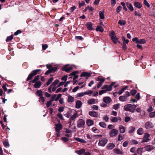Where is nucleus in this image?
<instances>
[{
	"mask_svg": "<svg viewBox=\"0 0 155 155\" xmlns=\"http://www.w3.org/2000/svg\"><path fill=\"white\" fill-rule=\"evenodd\" d=\"M136 107L137 106L134 104L132 105L128 104L124 106V109L125 111H129L133 113Z\"/></svg>",
	"mask_w": 155,
	"mask_h": 155,
	"instance_id": "f257e3e1",
	"label": "nucleus"
},
{
	"mask_svg": "<svg viewBox=\"0 0 155 155\" xmlns=\"http://www.w3.org/2000/svg\"><path fill=\"white\" fill-rule=\"evenodd\" d=\"M130 93L128 91H126L125 94L120 96L119 97V99L121 101L125 102L126 101L128 97L130 96Z\"/></svg>",
	"mask_w": 155,
	"mask_h": 155,
	"instance_id": "f03ea898",
	"label": "nucleus"
},
{
	"mask_svg": "<svg viewBox=\"0 0 155 155\" xmlns=\"http://www.w3.org/2000/svg\"><path fill=\"white\" fill-rule=\"evenodd\" d=\"M41 70L40 69H38L33 71L32 72L28 75L27 78V81H28L31 79L34 76L38 74V72L40 71Z\"/></svg>",
	"mask_w": 155,
	"mask_h": 155,
	"instance_id": "7ed1b4c3",
	"label": "nucleus"
},
{
	"mask_svg": "<svg viewBox=\"0 0 155 155\" xmlns=\"http://www.w3.org/2000/svg\"><path fill=\"white\" fill-rule=\"evenodd\" d=\"M109 36L113 42L114 44L117 43L118 42V38L116 37L114 32V31H112L110 33Z\"/></svg>",
	"mask_w": 155,
	"mask_h": 155,
	"instance_id": "20e7f679",
	"label": "nucleus"
},
{
	"mask_svg": "<svg viewBox=\"0 0 155 155\" xmlns=\"http://www.w3.org/2000/svg\"><path fill=\"white\" fill-rule=\"evenodd\" d=\"M150 136V135L148 133H146L144 134L143 137L142 141V142H147L149 140H150L149 137Z\"/></svg>",
	"mask_w": 155,
	"mask_h": 155,
	"instance_id": "39448f33",
	"label": "nucleus"
},
{
	"mask_svg": "<svg viewBox=\"0 0 155 155\" xmlns=\"http://www.w3.org/2000/svg\"><path fill=\"white\" fill-rule=\"evenodd\" d=\"M107 142V140L106 138H104L99 140L98 142V145L100 146L104 147L105 146Z\"/></svg>",
	"mask_w": 155,
	"mask_h": 155,
	"instance_id": "423d86ee",
	"label": "nucleus"
},
{
	"mask_svg": "<svg viewBox=\"0 0 155 155\" xmlns=\"http://www.w3.org/2000/svg\"><path fill=\"white\" fill-rule=\"evenodd\" d=\"M85 124V122L83 120L79 119L77 121V127L79 128L82 127L84 126Z\"/></svg>",
	"mask_w": 155,
	"mask_h": 155,
	"instance_id": "0eeeda50",
	"label": "nucleus"
},
{
	"mask_svg": "<svg viewBox=\"0 0 155 155\" xmlns=\"http://www.w3.org/2000/svg\"><path fill=\"white\" fill-rule=\"evenodd\" d=\"M118 133V131L116 129H113L110 132L109 134L111 137H113L117 135Z\"/></svg>",
	"mask_w": 155,
	"mask_h": 155,
	"instance_id": "6e6552de",
	"label": "nucleus"
},
{
	"mask_svg": "<svg viewBox=\"0 0 155 155\" xmlns=\"http://www.w3.org/2000/svg\"><path fill=\"white\" fill-rule=\"evenodd\" d=\"M72 67L71 66H68V65H66L62 69L63 71H65L66 72H68L72 69Z\"/></svg>",
	"mask_w": 155,
	"mask_h": 155,
	"instance_id": "1a4fd4ad",
	"label": "nucleus"
},
{
	"mask_svg": "<svg viewBox=\"0 0 155 155\" xmlns=\"http://www.w3.org/2000/svg\"><path fill=\"white\" fill-rule=\"evenodd\" d=\"M62 125L61 124H55V130L56 132H59L62 128Z\"/></svg>",
	"mask_w": 155,
	"mask_h": 155,
	"instance_id": "9d476101",
	"label": "nucleus"
},
{
	"mask_svg": "<svg viewBox=\"0 0 155 155\" xmlns=\"http://www.w3.org/2000/svg\"><path fill=\"white\" fill-rule=\"evenodd\" d=\"M112 101L111 98L108 97H104L103 98V101L106 104H108Z\"/></svg>",
	"mask_w": 155,
	"mask_h": 155,
	"instance_id": "9b49d317",
	"label": "nucleus"
},
{
	"mask_svg": "<svg viewBox=\"0 0 155 155\" xmlns=\"http://www.w3.org/2000/svg\"><path fill=\"white\" fill-rule=\"evenodd\" d=\"M144 148L146 151L149 152L151 151L154 149V147L153 146L147 145L145 146Z\"/></svg>",
	"mask_w": 155,
	"mask_h": 155,
	"instance_id": "f8f14e48",
	"label": "nucleus"
},
{
	"mask_svg": "<svg viewBox=\"0 0 155 155\" xmlns=\"http://www.w3.org/2000/svg\"><path fill=\"white\" fill-rule=\"evenodd\" d=\"M111 120L113 122H116L118 120L121 121V118L120 117H112L110 118Z\"/></svg>",
	"mask_w": 155,
	"mask_h": 155,
	"instance_id": "ddd939ff",
	"label": "nucleus"
},
{
	"mask_svg": "<svg viewBox=\"0 0 155 155\" xmlns=\"http://www.w3.org/2000/svg\"><path fill=\"white\" fill-rule=\"evenodd\" d=\"M126 5L128 9L131 11H134V9L132 4L130 2H127L126 3Z\"/></svg>",
	"mask_w": 155,
	"mask_h": 155,
	"instance_id": "4468645a",
	"label": "nucleus"
},
{
	"mask_svg": "<svg viewBox=\"0 0 155 155\" xmlns=\"http://www.w3.org/2000/svg\"><path fill=\"white\" fill-rule=\"evenodd\" d=\"M89 114L91 116L94 117H97L98 116L97 113L94 111H90L89 112Z\"/></svg>",
	"mask_w": 155,
	"mask_h": 155,
	"instance_id": "2eb2a0df",
	"label": "nucleus"
},
{
	"mask_svg": "<svg viewBox=\"0 0 155 155\" xmlns=\"http://www.w3.org/2000/svg\"><path fill=\"white\" fill-rule=\"evenodd\" d=\"M35 84L34 85V87L35 88H39L41 85V82L40 81H38L35 83Z\"/></svg>",
	"mask_w": 155,
	"mask_h": 155,
	"instance_id": "dca6fc26",
	"label": "nucleus"
},
{
	"mask_svg": "<svg viewBox=\"0 0 155 155\" xmlns=\"http://www.w3.org/2000/svg\"><path fill=\"white\" fill-rule=\"evenodd\" d=\"M134 5L136 8H140L142 7V4L139 2H135L134 3Z\"/></svg>",
	"mask_w": 155,
	"mask_h": 155,
	"instance_id": "f3484780",
	"label": "nucleus"
},
{
	"mask_svg": "<svg viewBox=\"0 0 155 155\" xmlns=\"http://www.w3.org/2000/svg\"><path fill=\"white\" fill-rule=\"evenodd\" d=\"M82 105V102L79 100H78L76 102V107L77 108H80Z\"/></svg>",
	"mask_w": 155,
	"mask_h": 155,
	"instance_id": "a211bd4d",
	"label": "nucleus"
},
{
	"mask_svg": "<svg viewBox=\"0 0 155 155\" xmlns=\"http://www.w3.org/2000/svg\"><path fill=\"white\" fill-rule=\"evenodd\" d=\"M128 87L127 86L124 87L123 88H121L117 93L119 95H120L122 94Z\"/></svg>",
	"mask_w": 155,
	"mask_h": 155,
	"instance_id": "6ab92c4d",
	"label": "nucleus"
},
{
	"mask_svg": "<svg viewBox=\"0 0 155 155\" xmlns=\"http://www.w3.org/2000/svg\"><path fill=\"white\" fill-rule=\"evenodd\" d=\"M145 128L147 129H148L149 128L152 127V123L150 122H147L145 124Z\"/></svg>",
	"mask_w": 155,
	"mask_h": 155,
	"instance_id": "aec40b11",
	"label": "nucleus"
},
{
	"mask_svg": "<svg viewBox=\"0 0 155 155\" xmlns=\"http://www.w3.org/2000/svg\"><path fill=\"white\" fill-rule=\"evenodd\" d=\"M74 139L76 140L80 143H87V142L84 140L78 137H75Z\"/></svg>",
	"mask_w": 155,
	"mask_h": 155,
	"instance_id": "412c9836",
	"label": "nucleus"
},
{
	"mask_svg": "<svg viewBox=\"0 0 155 155\" xmlns=\"http://www.w3.org/2000/svg\"><path fill=\"white\" fill-rule=\"evenodd\" d=\"M86 123H87V125L88 126H90L92 125L93 124L94 122L93 120H92L89 119V120H87L86 121Z\"/></svg>",
	"mask_w": 155,
	"mask_h": 155,
	"instance_id": "4be33fe9",
	"label": "nucleus"
},
{
	"mask_svg": "<svg viewBox=\"0 0 155 155\" xmlns=\"http://www.w3.org/2000/svg\"><path fill=\"white\" fill-rule=\"evenodd\" d=\"M104 11L99 12V15L101 19H103L104 18Z\"/></svg>",
	"mask_w": 155,
	"mask_h": 155,
	"instance_id": "5701e85b",
	"label": "nucleus"
},
{
	"mask_svg": "<svg viewBox=\"0 0 155 155\" xmlns=\"http://www.w3.org/2000/svg\"><path fill=\"white\" fill-rule=\"evenodd\" d=\"M143 133V129L142 128H139L137 131V133L139 135H142Z\"/></svg>",
	"mask_w": 155,
	"mask_h": 155,
	"instance_id": "b1692460",
	"label": "nucleus"
},
{
	"mask_svg": "<svg viewBox=\"0 0 155 155\" xmlns=\"http://www.w3.org/2000/svg\"><path fill=\"white\" fill-rule=\"evenodd\" d=\"M78 114L77 113L74 114L70 117V119L71 120H74L76 118L78 117Z\"/></svg>",
	"mask_w": 155,
	"mask_h": 155,
	"instance_id": "393cba45",
	"label": "nucleus"
},
{
	"mask_svg": "<svg viewBox=\"0 0 155 155\" xmlns=\"http://www.w3.org/2000/svg\"><path fill=\"white\" fill-rule=\"evenodd\" d=\"M120 131V133H123L125 131V128L123 126H120L119 127Z\"/></svg>",
	"mask_w": 155,
	"mask_h": 155,
	"instance_id": "a878e982",
	"label": "nucleus"
},
{
	"mask_svg": "<svg viewBox=\"0 0 155 155\" xmlns=\"http://www.w3.org/2000/svg\"><path fill=\"white\" fill-rule=\"evenodd\" d=\"M114 152L117 154H122L123 152L122 151L118 148H115L114 149Z\"/></svg>",
	"mask_w": 155,
	"mask_h": 155,
	"instance_id": "bb28decb",
	"label": "nucleus"
},
{
	"mask_svg": "<svg viewBox=\"0 0 155 155\" xmlns=\"http://www.w3.org/2000/svg\"><path fill=\"white\" fill-rule=\"evenodd\" d=\"M91 76V73L89 72H84L82 73L81 75V76L84 77H90Z\"/></svg>",
	"mask_w": 155,
	"mask_h": 155,
	"instance_id": "cd10ccee",
	"label": "nucleus"
},
{
	"mask_svg": "<svg viewBox=\"0 0 155 155\" xmlns=\"http://www.w3.org/2000/svg\"><path fill=\"white\" fill-rule=\"evenodd\" d=\"M143 148H142L140 147L138 148L137 150V153L139 155H141L143 152Z\"/></svg>",
	"mask_w": 155,
	"mask_h": 155,
	"instance_id": "c85d7f7f",
	"label": "nucleus"
},
{
	"mask_svg": "<svg viewBox=\"0 0 155 155\" xmlns=\"http://www.w3.org/2000/svg\"><path fill=\"white\" fill-rule=\"evenodd\" d=\"M115 145L113 143H110L107 146L109 150H111L114 147Z\"/></svg>",
	"mask_w": 155,
	"mask_h": 155,
	"instance_id": "c756f323",
	"label": "nucleus"
},
{
	"mask_svg": "<svg viewBox=\"0 0 155 155\" xmlns=\"http://www.w3.org/2000/svg\"><path fill=\"white\" fill-rule=\"evenodd\" d=\"M37 95L38 96L40 97L43 96L42 92L41 90H38L36 92Z\"/></svg>",
	"mask_w": 155,
	"mask_h": 155,
	"instance_id": "7c9ffc66",
	"label": "nucleus"
},
{
	"mask_svg": "<svg viewBox=\"0 0 155 155\" xmlns=\"http://www.w3.org/2000/svg\"><path fill=\"white\" fill-rule=\"evenodd\" d=\"M135 130V127H130L129 128V133L130 134L132 133Z\"/></svg>",
	"mask_w": 155,
	"mask_h": 155,
	"instance_id": "2f4dec72",
	"label": "nucleus"
},
{
	"mask_svg": "<svg viewBox=\"0 0 155 155\" xmlns=\"http://www.w3.org/2000/svg\"><path fill=\"white\" fill-rule=\"evenodd\" d=\"M77 71H74L71 73L70 74V75H73L74 76L73 78L74 80H75L78 78V76L76 75V74L77 73Z\"/></svg>",
	"mask_w": 155,
	"mask_h": 155,
	"instance_id": "473e14b6",
	"label": "nucleus"
},
{
	"mask_svg": "<svg viewBox=\"0 0 155 155\" xmlns=\"http://www.w3.org/2000/svg\"><path fill=\"white\" fill-rule=\"evenodd\" d=\"M118 23L120 25H124L126 24V21L125 20H120L118 22Z\"/></svg>",
	"mask_w": 155,
	"mask_h": 155,
	"instance_id": "72a5a7b5",
	"label": "nucleus"
},
{
	"mask_svg": "<svg viewBox=\"0 0 155 155\" xmlns=\"http://www.w3.org/2000/svg\"><path fill=\"white\" fill-rule=\"evenodd\" d=\"M95 100L94 98L91 99L88 101V103L89 104H94L95 103Z\"/></svg>",
	"mask_w": 155,
	"mask_h": 155,
	"instance_id": "f704fd0d",
	"label": "nucleus"
},
{
	"mask_svg": "<svg viewBox=\"0 0 155 155\" xmlns=\"http://www.w3.org/2000/svg\"><path fill=\"white\" fill-rule=\"evenodd\" d=\"M39 76L38 75H37L34 78V79L32 81H31V82L32 83H34L38 81V80L39 79Z\"/></svg>",
	"mask_w": 155,
	"mask_h": 155,
	"instance_id": "c9c22d12",
	"label": "nucleus"
},
{
	"mask_svg": "<svg viewBox=\"0 0 155 155\" xmlns=\"http://www.w3.org/2000/svg\"><path fill=\"white\" fill-rule=\"evenodd\" d=\"M96 30L97 31H99L101 32H102L104 31V29L101 26H97L96 28Z\"/></svg>",
	"mask_w": 155,
	"mask_h": 155,
	"instance_id": "e433bc0d",
	"label": "nucleus"
},
{
	"mask_svg": "<svg viewBox=\"0 0 155 155\" xmlns=\"http://www.w3.org/2000/svg\"><path fill=\"white\" fill-rule=\"evenodd\" d=\"M87 29L90 30H92V25L91 22H88L87 25Z\"/></svg>",
	"mask_w": 155,
	"mask_h": 155,
	"instance_id": "4c0bfd02",
	"label": "nucleus"
},
{
	"mask_svg": "<svg viewBox=\"0 0 155 155\" xmlns=\"http://www.w3.org/2000/svg\"><path fill=\"white\" fill-rule=\"evenodd\" d=\"M85 150L84 149H81L79 150H77L76 151L77 153L80 155L83 154L85 152Z\"/></svg>",
	"mask_w": 155,
	"mask_h": 155,
	"instance_id": "58836bf2",
	"label": "nucleus"
},
{
	"mask_svg": "<svg viewBox=\"0 0 155 155\" xmlns=\"http://www.w3.org/2000/svg\"><path fill=\"white\" fill-rule=\"evenodd\" d=\"M99 125L103 128H105L106 127V123L103 122H101L99 123Z\"/></svg>",
	"mask_w": 155,
	"mask_h": 155,
	"instance_id": "ea45409f",
	"label": "nucleus"
},
{
	"mask_svg": "<svg viewBox=\"0 0 155 155\" xmlns=\"http://www.w3.org/2000/svg\"><path fill=\"white\" fill-rule=\"evenodd\" d=\"M74 98L71 96L68 97V101L69 102H72L74 101Z\"/></svg>",
	"mask_w": 155,
	"mask_h": 155,
	"instance_id": "a19ab883",
	"label": "nucleus"
},
{
	"mask_svg": "<svg viewBox=\"0 0 155 155\" xmlns=\"http://www.w3.org/2000/svg\"><path fill=\"white\" fill-rule=\"evenodd\" d=\"M39 101L42 104H44L45 101V99L43 96L40 97L39 98Z\"/></svg>",
	"mask_w": 155,
	"mask_h": 155,
	"instance_id": "79ce46f5",
	"label": "nucleus"
},
{
	"mask_svg": "<svg viewBox=\"0 0 155 155\" xmlns=\"http://www.w3.org/2000/svg\"><path fill=\"white\" fill-rule=\"evenodd\" d=\"M97 81H100V82L103 83L105 80V79L104 78H102L101 77H98L96 79Z\"/></svg>",
	"mask_w": 155,
	"mask_h": 155,
	"instance_id": "37998d69",
	"label": "nucleus"
},
{
	"mask_svg": "<svg viewBox=\"0 0 155 155\" xmlns=\"http://www.w3.org/2000/svg\"><path fill=\"white\" fill-rule=\"evenodd\" d=\"M146 42V41L144 39H139L138 43L140 44H144Z\"/></svg>",
	"mask_w": 155,
	"mask_h": 155,
	"instance_id": "c03bdc74",
	"label": "nucleus"
},
{
	"mask_svg": "<svg viewBox=\"0 0 155 155\" xmlns=\"http://www.w3.org/2000/svg\"><path fill=\"white\" fill-rule=\"evenodd\" d=\"M84 95H85V92L78 93L77 94V97H82Z\"/></svg>",
	"mask_w": 155,
	"mask_h": 155,
	"instance_id": "a18cd8bd",
	"label": "nucleus"
},
{
	"mask_svg": "<svg viewBox=\"0 0 155 155\" xmlns=\"http://www.w3.org/2000/svg\"><path fill=\"white\" fill-rule=\"evenodd\" d=\"M13 38V36L12 35L8 37L6 39V41L7 42H8L9 41H11Z\"/></svg>",
	"mask_w": 155,
	"mask_h": 155,
	"instance_id": "49530a36",
	"label": "nucleus"
},
{
	"mask_svg": "<svg viewBox=\"0 0 155 155\" xmlns=\"http://www.w3.org/2000/svg\"><path fill=\"white\" fill-rule=\"evenodd\" d=\"M120 106V104H114L113 106V108L115 110H117L119 107Z\"/></svg>",
	"mask_w": 155,
	"mask_h": 155,
	"instance_id": "de8ad7c7",
	"label": "nucleus"
},
{
	"mask_svg": "<svg viewBox=\"0 0 155 155\" xmlns=\"http://www.w3.org/2000/svg\"><path fill=\"white\" fill-rule=\"evenodd\" d=\"M85 95L87 94L89 95L90 94H91L93 93V91L91 90H88L86 91L85 92Z\"/></svg>",
	"mask_w": 155,
	"mask_h": 155,
	"instance_id": "09e8293b",
	"label": "nucleus"
},
{
	"mask_svg": "<svg viewBox=\"0 0 155 155\" xmlns=\"http://www.w3.org/2000/svg\"><path fill=\"white\" fill-rule=\"evenodd\" d=\"M149 116L151 118H153L155 116V111L150 113Z\"/></svg>",
	"mask_w": 155,
	"mask_h": 155,
	"instance_id": "8fccbe9b",
	"label": "nucleus"
},
{
	"mask_svg": "<svg viewBox=\"0 0 155 155\" xmlns=\"http://www.w3.org/2000/svg\"><path fill=\"white\" fill-rule=\"evenodd\" d=\"M137 91L136 90H132L131 91L130 94L132 96H134L137 93Z\"/></svg>",
	"mask_w": 155,
	"mask_h": 155,
	"instance_id": "3c124183",
	"label": "nucleus"
},
{
	"mask_svg": "<svg viewBox=\"0 0 155 155\" xmlns=\"http://www.w3.org/2000/svg\"><path fill=\"white\" fill-rule=\"evenodd\" d=\"M53 79L52 78H50L48 81L47 82V86H48L50 84V83L53 81Z\"/></svg>",
	"mask_w": 155,
	"mask_h": 155,
	"instance_id": "603ef678",
	"label": "nucleus"
},
{
	"mask_svg": "<svg viewBox=\"0 0 155 155\" xmlns=\"http://www.w3.org/2000/svg\"><path fill=\"white\" fill-rule=\"evenodd\" d=\"M57 116L58 117H59L60 119H61L62 120H63L64 118L63 116L60 113H58L57 114Z\"/></svg>",
	"mask_w": 155,
	"mask_h": 155,
	"instance_id": "864d4df0",
	"label": "nucleus"
},
{
	"mask_svg": "<svg viewBox=\"0 0 155 155\" xmlns=\"http://www.w3.org/2000/svg\"><path fill=\"white\" fill-rule=\"evenodd\" d=\"M122 7L120 6H118L117 8V9H116V12L117 13H119L120 12V11L121 10V9H122Z\"/></svg>",
	"mask_w": 155,
	"mask_h": 155,
	"instance_id": "5fc2aeb1",
	"label": "nucleus"
},
{
	"mask_svg": "<svg viewBox=\"0 0 155 155\" xmlns=\"http://www.w3.org/2000/svg\"><path fill=\"white\" fill-rule=\"evenodd\" d=\"M52 104V101L50 100L48 101L46 103V106L47 107H48Z\"/></svg>",
	"mask_w": 155,
	"mask_h": 155,
	"instance_id": "6e6d98bb",
	"label": "nucleus"
},
{
	"mask_svg": "<svg viewBox=\"0 0 155 155\" xmlns=\"http://www.w3.org/2000/svg\"><path fill=\"white\" fill-rule=\"evenodd\" d=\"M56 94H54L51 97V100H50L51 101H52L54 100L55 101V99L56 98Z\"/></svg>",
	"mask_w": 155,
	"mask_h": 155,
	"instance_id": "4d7b16f0",
	"label": "nucleus"
},
{
	"mask_svg": "<svg viewBox=\"0 0 155 155\" xmlns=\"http://www.w3.org/2000/svg\"><path fill=\"white\" fill-rule=\"evenodd\" d=\"M59 82V81L58 80H55L51 85H52V86L54 85V86H55Z\"/></svg>",
	"mask_w": 155,
	"mask_h": 155,
	"instance_id": "13d9d810",
	"label": "nucleus"
},
{
	"mask_svg": "<svg viewBox=\"0 0 155 155\" xmlns=\"http://www.w3.org/2000/svg\"><path fill=\"white\" fill-rule=\"evenodd\" d=\"M107 91V89L106 90H101L99 92V94L100 95H102L103 94L105 93Z\"/></svg>",
	"mask_w": 155,
	"mask_h": 155,
	"instance_id": "bf43d9fd",
	"label": "nucleus"
},
{
	"mask_svg": "<svg viewBox=\"0 0 155 155\" xmlns=\"http://www.w3.org/2000/svg\"><path fill=\"white\" fill-rule=\"evenodd\" d=\"M61 140L64 142H65L68 140V138L66 137H62L61 138Z\"/></svg>",
	"mask_w": 155,
	"mask_h": 155,
	"instance_id": "052dcab7",
	"label": "nucleus"
},
{
	"mask_svg": "<svg viewBox=\"0 0 155 155\" xmlns=\"http://www.w3.org/2000/svg\"><path fill=\"white\" fill-rule=\"evenodd\" d=\"M134 13L135 15L136 16H137L138 17H140L141 15L139 12H138L137 11H135L134 12Z\"/></svg>",
	"mask_w": 155,
	"mask_h": 155,
	"instance_id": "680f3d73",
	"label": "nucleus"
},
{
	"mask_svg": "<svg viewBox=\"0 0 155 155\" xmlns=\"http://www.w3.org/2000/svg\"><path fill=\"white\" fill-rule=\"evenodd\" d=\"M3 144L4 146L6 147H8L9 146L8 143L6 141L3 142Z\"/></svg>",
	"mask_w": 155,
	"mask_h": 155,
	"instance_id": "e2e57ef3",
	"label": "nucleus"
},
{
	"mask_svg": "<svg viewBox=\"0 0 155 155\" xmlns=\"http://www.w3.org/2000/svg\"><path fill=\"white\" fill-rule=\"evenodd\" d=\"M139 39L137 37L134 38L132 39V41L133 42H136V43H138L139 40Z\"/></svg>",
	"mask_w": 155,
	"mask_h": 155,
	"instance_id": "0e129e2a",
	"label": "nucleus"
},
{
	"mask_svg": "<svg viewBox=\"0 0 155 155\" xmlns=\"http://www.w3.org/2000/svg\"><path fill=\"white\" fill-rule=\"evenodd\" d=\"M144 4L147 7H150V5L149 3L147 2L146 0H144Z\"/></svg>",
	"mask_w": 155,
	"mask_h": 155,
	"instance_id": "69168bd1",
	"label": "nucleus"
},
{
	"mask_svg": "<svg viewBox=\"0 0 155 155\" xmlns=\"http://www.w3.org/2000/svg\"><path fill=\"white\" fill-rule=\"evenodd\" d=\"M61 94H58L57 97H56V98L55 99V101H58L59 99L61 97Z\"/></svg>",
	"mask_w": 155,
	"mask_h": 155,
	"instance_id": "338daca9",
	"label": "nucleus"
},
{
	"mask_svg": "<svg viewBox=\"0 0 155 155\" xmlns=\"http://www.w3.org/2000/svg\"><path fill=\"white\" fill-rule=\"evenodd\" d=\"M128 143V142L127 141H125L124 142L123 144V146L124 147H126Z\"/></svg>",
	"mask_w": 155,
	"mask_h": 155,
	"instance_id": "774afa93",
	"label": "nucleus"
}]
</instances>
